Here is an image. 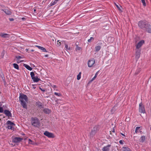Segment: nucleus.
I'll use <instances>...</instances> for the list:
<instances>
[{
  "instance_id": "1",
  "label": "nucleus",
  "mask_w": 151,
  "mask_h": 151,
  "mask_svg": "<svg viewBox=\"0 0 151 151\" xmlns=\"http://www.w3.org/2000/svg\"><path fill=\"white\" fill-rule=\"evenodd\" d=\"M138 25L140 29L145 32L151 33V25L146 20H141L138 22Z\"/></svg>"
},
{
  "instance_id": "2",
  "label": "nucleus",
  "mask_w": 151,
  "mask_h": 151,
  "mask_svg": "<svg viewBox=\"0 0 151 151\" xmlns=\"http://www.w3.org/2000/svg\"><path fill=\"white\" fill-rule=\"evenodd\" d=\"M19 100L22 107L26 109H27V106L26 102H27L28 100L27 96L23 93H20L19 94Z\"/></svg>"
},
{
  "instance_id": "3",
  "label": "nucleus",
  "mask_w": 151,
  "mask_h": 151,
  "mask_svg": "<svg viewBox=\"0 0 151 151\" xmlns=\"http://www.w3.org/2000/svg\"><path fill=\"white\" fill-rule=\"evenodd\" d=\"M32 125L36 127H39L40 125L39 120L37 117H32L31 119Z\"/></svg>"
},
{
  "instance_id": "4",
  "label": "nucleus",
  "mask_w": 151,
  "mask_h": 151,
  "mask_svg": "<svg viewBox=\"0 0 151 151\" xmlns=\"http://www.w3.org/2000/svg\"><path fill=\"white\" fill-rule=\"evenodd\" d=\"M6 124H7L8 126L6 128L12 130L14 129L13 126L15 125V124L11 122L10 121L8 120L6 122Z\"/></svg>"
},
{
  "instance_id": "5",
  "label": "nucleus",
  "mask_w": 151,
  "mask_h": 151,
  "mask_svg": "<svg viewBox=\"0 0 151 151\" xmlns=\"http://www.w3.org/2000/svg\"><path fill=\"white\" fill-rule=\"evenodd\" d=\"M139 112L141 113H145V110L144 106L142 102L139 104Z\"/></svg>"
},
{
  "instance_id": "6",
  "label": "nucleus",
  "mask_w": 151,
  "mask_h": 151,
  "mask_svg": "<svg viewBox=\"0 0 151 151\" xmlns=\"http://www.w3.org/2000/svg\"><path fill=\"white\" fill-rule=\"evenodd\" d=\"M44 135L49 138H53L55 136L53 133L47 131H45L44 133Z\"/></svg>"
},
{
  "instance_id": "7",
  "label": "nucleus",
  "mask_w": 151,
  "mask_h": 151,
  "mask_svg": "<svg viewBox=\"0 0 151 151\" xmlns=\"http://www.w3.org/2000/svg\"><path fill=\"white\" fill-rule=\"evenodd\" d=\"M23 139L22 138L18 137H15L12 139V141L15 143H19Z\"/></svg>"
},
{
  "instance_id": "8",
  "label": "nucleus",
  "mask_w": 151,
  "mask_h": 151,
  "mask_svg": "<svg viewBox=\"0 0 151 151\" xmlns=\"http://www.w3.org/2000/svg\"><path fill=\"white\" fill-rule=\"evenodd\" d=\"M135 58L138 60L140 57L141 50L139 49H136Z\"/></svg>"
},
{
  "instance_id": "9",
  "label": "nucleus",
  "mask_w": 151,
  "mask_h": 151,
  "mask_svg": "<svg viewBox=\"0 0 151 151\" xmlns=\"http://www.w3.org/2000/svg\"><path fill=\"white\" fill-rule=\"evenodd\" d=\"M95 63V60L94 59L89 60L88 63V66L89 67H91L93 66Z\"/></svg>"
},
{
  "instance_id": "10",
  "label": "nucleus",
  "mask_w": 151,
  "mask_h": 151,
  "mask_svg": "<svg viewBox=\"0 0 151 151\" xmlns=\"http://www.w3.org/2000/svg\"><path fill=\"white\" fill-rule=\"evenodd\" d=\"M4 113L6 116L8 117H12V114L9 111L7 110H5L4 111Z\"/></svg>"
},
{
  "instance_id": "11",
  "label": "nucleus",
  "mask_w": 151,
  "mask_h": 151,
  "mask_svg": "<svg viewBox=\"0 0 151 151\" xmlns=\"http://www.w3.org/2000/svg\"><path fill=\"white\" fill-rule=\"evenodd\" d=\"M144 43V41L143 40L139 41L136 46V49H139V48Z\"/></svg>"
},
{
  "instance_id": "12",
  "label": "nucleus",
  "mask_w": 151,
  "mask_h": 151,
  "mask_svg": "<svg viewBox=\"0 0 151 151\" xmlns=\"http://www.w3.org/2000/svg\"><path fill=\"white\" fill-rule=\"evenodd\" d=\"M1 10L4 11L6 14L8 15H10L12 14V12L10 10L7 9H1Z\"/></svg>"
},
{
  "instance_id": "13",
  "label": "nucleus",
  "mask_w": 151,
  "mask_h": 151,
  "mask_svg": "<svg viewBox=\"0 0 151 151\" xmlns=\"http://www.w3.org/2000/svg\"><path fill=\"white\" fill-rule=\"evenodd\" d=\"M0 36L3 38H7L10 37L9 34L6 33H0Z\"/></svg>"
},
{
  "instance_id": "14",
  "label": "nucleus",
  "mask_w": 151,
  "mask_h": 151,
  "mask_svg": "<svg viewBox=\"0 0 151 151\" xmlns=\"http://www.w3.org/2000/svg\"><path fill=\"white\" fill-rule=\"evenodd\" d=\"M111 146L110 145H108L102 148L103 151H109V148Z\"/></svg>"
},
{
  "instance_id": "15",
  "label": "nucleus",
  "mask_w": 151,
  "mask_h": 151,
  "mask_svg": "<svg viewBox=\"0 0 151 151\" xmlns=\"http://www.w3.org/2000/svg\"><path fill=\"white\" fill-rule=\"evenodd\" d=\"M36 105L40 109L43 108V105L41 103L40 101H37L36 103Z\"/></svg>"
},
{
  "instance_id": "16",
  "label": "nucleus",
  "mask_w": 151,
  "mask_h": 151,
  "mask_svg": "<svg viewBox=\"0 0 151 151\" xmlns=\"http://www.w3.org/2000/svg\"><path fill=\"white\" fill-rule=\"evenodd\" d=\"M23 66L26 68L27 69L29 70H32V68L29 65L26 64H24Z\"/></svg>"
},
{
  "instance_id": "17",
  "label": "nucleus",
  "mask_w": 151,
  "mask_h": 151,
  "mask_svg": "<svg viewBox=\"0 0 151 151\" xmlns=\"http://www.w3.org/2000/svg\"><path fill=\"white\" fill-rule=\"evenodd\" d=\"M96 132H94L92 130H91V132L90 133L89 136L90 138H92L94 137L96 134Z\"/></svg>"
},
{
  "instance_id": "18",
  "label": "nucleus",
  "mask_w": 151,
  "mask_h": 151,
  "mask_svg": "<svg viewBox=\"0 0 151 151\" xmlns=\"http://www.w3.org/2000/svg\"><path fill=\"white\" fill-rule=\"evenodd\" d=\"M44 113L46 114H49L51 112V110L47 108H45L43 109Z\"/></svg>"
},
{
  "instance_id": "19",
  "label": "nucleus",
  "mask_w": 151,
  "mask_h": 151,
  "mask_svg": "<svg viewBox=\"0 0 151 151\" xmlns=\"http://www.w3.org/2000/svg\"><path fill=\"white\" fill-rule=\"evenodd\" d=\"M123 151H131V149L127 146H124L122 147Z\"/></svg>"
},
{
  "instance_id": "20",
  "label": "nucleus",
  "mask_w": 151,
  "mask_h": 151,
  "mask_svg": "<svg viewBox=\"0 0 151 151\" xmlns=\"http://www.w3.org/2000/svg\"><path fill=\"white\" fill-rule=\"evenodd\" d=\"M32 79L33 80L34 82H38L40 80V79L37 76L34 77Z\"/></svg>"
},
{
  "instance_id": "21",
  "label": "nucleus",
  "mask_w": 151,
  "mask_h": 151,
  "mask_svg": "<svg viewBox=\"0 0 151 151\" xmlns=\"http://www.w3.org/2000/svg\"><path fill=\"white\" fill-rule=\"evenodd\" d=\"M101 48V46H97L95 47V51L96 52H98L100 50Z\"/></svg>"
},
{
  "instance_id": "22",
  "label": "nucleus",
  "mask_w": 151,
  "mask_h": 151,
  "mask_svg": "<svg viewBox=\"0 0 151 151\" xmlns=\"http://www.w3.org/2000/svg\"><path fill=\"white\" fill-rule=\"evenodd\" d=\"M145 136H142L140 138V141L142 142H143L145 141Z\"/></svg>"
},
{
  "instance_id": "23",
  "label": "nucleus",
  "mask_w": 151,
  "mask_h": 151,
  "mask_svg": "<svg viewBox=\"0 0 151 151\" xmlns=\"http://www.w3.org/2000/svg\"><path fill=\"white\" fill-rule=\"evenodd\" d=\"M98 127H99L98 126H96L93 127L92 130L94 132H96L98 130Z\"/></svg>"
},
{
  "instance_id": "24",
  "label": "nucleus",
  "mask_w": 151,
  "mask_h": 151,
  "mask_svg": "<svg viewBox=\"0 0 151 151\" xmlns=\"http://www.w3.org/2000/svg\"><path fill=\"white\" fill-rule=\"evenodd\" d=\"M14 68L17 69L19 70V67L18 65L16 63H13V64Z\"/></svg>"
},
{
  "instance_id": "25",
  "label": "nucleus",
  "mask_w": 151,
  "mask_h": 151,
  "mask_svg": "<svg viewBox=\"0 0 151 151\" xmlns=\"http://www.w3.org/2000/svg\"><path fill=\"white\" fill-rule=\"evenodd\" d=\"M140 71H141V69L140 68H138L137 70L135 73V75H137L139 73Z\"/></svg>"
},
{
  "instance_id": "26",
  "label": "nucleus",
  "mask_w": 151,
  "mask_h": 151,
  "mask_svg": "<svg viewBox=\"0 0 151 151\" xmlns=\"http://www.w3.org/2000/svg\"><path fill=\"white\" fill-rule=\"evenodd\" d=\"M57 3V1H52L50 4V6H52L55 4H56Z\"/></svg>"
},
{
  "instance_id": "27",
  "label": "nucleus",
  "mask_w": 151,
  "mask_h": 151,
  "mask_svg": "<svg viewBox=\"0 0 151 151\" xmlns=\"http://www.w3.org/2000/svg\"><path fill=\"white\" fill-rule=\"evenodd\" d=\"M30 75L31 76V77L32 79L34 77H35V76L34 73L33 72H30Z\"/></svg>"
},
{
  "instance_id": "28",
  "label": "nucleus",
  "mask_w": 151,
  "mask_h": 151,
  "mask_svg": "<svg viewBox=\"0 0 151 151\" xmlns=\"http://www.w3.org/2000/svg\"><path fill=\"white\" fill-rule=\"evenodd\" d=\"M98 72H97L96 73L94 76L91 80V81H93L96 78L97 75L98 74Z\"/></svg>"
},
{
  "instance_id": "29",
  "label": "nucleus",
  "mask_w": 151,
  "mask_h": 151,
  "mask_svg": "<svg viewBox=\"0 0 151 151\" xmlns=\"http://www.w3.org/2000/svg\"><path fill=\"white\" fill-rule=\"evenodd\" d=\"M81 72H80L77 76V79L79 80L81 78Z\"/></svg>"
},
{
  "instance_id": "30",
  "label": "nucleus",
  "mask_w": 151,
  "mask_h": 151,
  "mask_svg": "<svg viewBox=\"0 0 151 151\" xmlns=\"http://www.w3.org/2000/svg\"><path fill=\"white\" fill-rule=\"evenodd\" d=\"M65 49L66 50H70V48L68 47V45L67 44H65Z\"/></svg>"
},
{
  "instance_id": "31",
  "label": "nucleus",
  "mask_w": 151,
  "mask_h": 151,
  "mask_svg": "<svg viewBox=\"0 0 151 151\" xmlns=\"http://www.w3.org/2000/svg\"><path fill=\"white\" fill-rule=\"evenodd\" d=\"M40 49L42 50L43 52H47V51L46 50V49L43 47H41Z\"/></svg>"
},
{
  "instance_id": "32",
  "label": "nucleus",
  "mask_w": 151,
  "mask_h": 151,
  "mask_svg": "<svg viewBox=\"0 0 151 151\" xmlns=\"http://www.w3.org/2000/svg\"><path fill=\"white\" fill-rule=\"evenodd\" d=\"M140 128V127H136V129L135 130V132L136 133H137L138 132V130Z\"/></svg>"
},
{
  "instance_id": "33",
  "label": "nucleus",
  "mask_w": 151,
  "mask_h": 151,
  "mask_svg": "<svg viewBox=\"0 0 151 151\" xmlns=\"http://www.w3.org/2000/svg\"><path fill=\"white\" fill-rule=\"evenodd\" d=\"M142 3L143 4V5L144 6H145L146 5L145 2V0H141Z\"/></svg>"
},
{
  "instance_id": "34",
  "label": "nucleus",
  "mask_w": 151,
  "mask_h": 151,
  "mask_svg": "<svg viewBox=\"0 0 151 151\" xmlns=\"http://www.w3.org/2000/svg\"><path fill=\"white\" fill-rule=\"evenodd\" d=\"M54 94L55 95L57 96H61V94L60 93H57V92H55L54 93Z\"/></svg>"
},
{
  "instance_id": "35",
  "label": "nucleus",
  "mask_w": 151,
  "mask_h": 151,
  "mask_svg": "<svg viewBox=\"0 0 151 151\" xmlns=\"http://www.w3.org/2000/svg\"><path fill=\"white\" fill-rule=\"evenodd\" d=\"M81 48L80 47H78V45L76 46V50H81Z\"/></svg>"
},
{
  "instance_id": "36",
  "label": "nucleus",
  "mask_w": 151,
  "mask_h": 151,
  "mask_svg": "<svg viewBox=\"0 0 151 151\" xmlns=\"http://www.w3.org/2000/svg\"><path fill=\"white\" fill-rule=\"evenodd\" d=\"M28 141L29 144H31L32 145H33L34 144V143H33V142L30 139H29Z\"/></svg>"
},
{
  "instance_id": "37",
  "label": "nucleus",
  "mask_w": 151,
  "mask_h": 151,
  "mask_svg": "<svg viewBox=\"0 0 151 151\" xmlns=\"http://www.w3.org/2000/svg\"><path fill=\"white\" fill-rule=\"evenodd\" d=\"M4 109L2 107H0V113L4 112Z\"/></svg>"
},
{
  "instance_id": "38",
  "label": "nucleus",
  "mask_w": 151,
  "mask_h": 151,
  "mask_svg": "<svg viewBox=\"0 0 151 151\" xmlns=\"http://www.w3.org/2000/svg\"><path fill=\"white\" fill-rule=\"evenodd\" d=\"M94 38L93 37H91L90 39H88V41L89 42H90L91 41V40H93Z\"/></svg>"
},
{
  "instance_id": "39",
  "label": "nucleus",
  "mask_w": 151,
  "mask_h": 151,
  "mask_svg": "<svg viewBox=\"0 0 151 151\" xmlns=\"http://www.w3.org/2000/svg\"><path fill=\"white\" fill-rule=\"evenodd\" d=\"M116 7L119 9V10L121 11V12H122V10H121V9H120V8L119 7V6L118 5L116 4Z\"/></svg>"
},
{
  "instance_id": "40",
  "label": "nucleus",
  "mask_w": 151,
  "mask_h": 151,
  "mask_svg": "<svg viewBox=\"0 0 151 151\" xmlns=\"http://www.w3.org/2000/svg\"><path fill=\"white\" fill-rule=\"evenodd\" d=\"M124 140H120L119 141V143H120V144H122V145H123V144H124Z\"/></svg>"
},
{
  "instance_id": "41",
  "label": "nucleus",
  "mask_w": 151,
  "mask_h": 151,
  "mask_svg": "<svg viewBox=\"0 0 151 151\" xmlns=\"http://www.w3.org/2000/svg\"><path fill=\"white\" fill-rule=\"evenodd\" d=\"M16 58L17 59H19L22 58V57L20 56H16Z\"/></svg>"
},
{
  "instance_id": "42",
  "label": "nucleus",
  "mask_w": 151,
  "mask_h": 151,
  "mask_svg": "<svg viewBox=\"0 0 151 151\" xmlns=\"http://www.w3.org/2000/svg\"><path fill=\"white\" fill-rule=\"evenodd\" d=\"M9 20L11 21H12L14 20V19L12 18H10L9 19Z\"/></svg>"
},
{
  "instance_id": "43",
  "label": "nucleus",
  "mask_w": 151,
  "mask_h": 151,
  "mask_svg": "<svg viewBox=\"0 0 151 151\" xmlns=\"http://www.w3.org/2000/svg\"><path fill=\"white\" fill-rule=\"evenodd\" d=\"M59 40H58V42H59V43H58V44L59 45H61V43H60V42H59Z\"/></svg>"
},
{
  "instance_id": "44",
  "label": "nucleus",
  "mask_w": 151,
  "mask_h": 151,
  "mask_svg": "<svg viewBox=\"0 0 151 151\" xmlns=\"http://www.w3.org/2000/svg\"><path fill=\"white\" fill-rule=\"evenodd\" d=\"M36 46L39 49H40L41 47V46H38V45H36Z\"/></svg>"
},
{
  "instance_id": "45",
  "label": "nucleus",
  "mask_w": 151,
  "mask_h": 151,
  "mask_svg": "<svg viewBox=\"0 0 151 151\" xmlns=\"http://www.w3.org/2000/svg\"><path fill=\"white\" fill-rule=\"evenodd\" d=\"M26 19L24 17H22V19L23 21H24V20H26Z\"/></svg>"
},
{
  "instance_id": "46",
  "label": "nucleus",
  "mask_w": 151,
  "mask_h": 151,
  "mask_svg": "<svg viewBox=\"0 0 151 151\" xmlns=\"http://www.w3.org/2000/svg\"><path fill=\"white\" fill-rule=\"evenodd\" d=\"M52 87L53 88H56V86L55 85H53L52 86Z\"/></svg>"
},
{
  "instance_id": "47",
  "label": "nucleus",
  "mask_w": 151,
  "mask_h": 151,
  "mask_svg": "<svg viewBox=\"0 0 151 151\" xmlns=\"http://www.w3.org/2000/svg\"><path fill=\"white\" fill-rule=\"evenodd\" d=\"M40 89L42 91L44 92L45 91V90L44 89H42L41 88H40Z\"/></svg>"
},
{
  "instance_id": "48",
  "label": "nucleus",
  "mask_w": 151,
  "mask_h": 151,
  "mask_svg": "<svg viewBox=\"0 0 151 151\" xmlns=\"http://www.w3.org/2000/svg\"><path fill=\"white\" fill-rule=\"evenodd\" d=\"M48 55H44V57H48Z\"/></svg>"
},
{
  "instance_id": "49",
  "label": "nucleus",
  "mask_w": 151,
  "mask_h": 151,
  "mask_svg": "<svg viewBox=\"0 0 151 151\" xmlns=\"http://www.w3.org/2000/svg\"><path fill=\"white\" fill-rule=\"evenodd\" d=\"M121 134L123 136H125V135L123 133H121Z\"/></svg>"
},
{
  "instance_id": "50",
  "label": "nucleus",
  "mask_w": 151,
  "mask_h": 151,
  "mask_svg": "<svg viewBox=\"0 0 151 151\" xmlns=\"http://www.w3.org/2000/svg\"><path fill=\"white\" fill-rule=\"evenodd\" d=\"M22 62V60L21 61H20V62H19V61H17V63H19V62Z\"/></svg>"
},
{
  "instance_id": "51",
  "label": "nucleus",
  "mask_w": 151,
  "mask_h": 151,
  "mask_svg": "<svg viewBox=\"0 0 151 151\" xmlns=\"http://www.w3.org/2000/svg\"><path fill=\"white\" fill-rule=\"evenodd\" d=\"M112 132H114V129L112 131Z\"/></svg>"
},
{
  "instance_id": "52",
  "label": "nucleus",
  "mask_w": 151,
  "mask_h": 151,
  "mask_svg": "<svg viewBox=\"0 0 151 151\" xmlns=\"http://www.w3.org/2000/svg\"><path fill=\"white\" fill-rule=\"evenodd\" d=\"M110 38L111 39V37H109V38H108V39H110Z\"/></svg>"
},
{
  "instance_id": "53",
  "label": "nucleus",
  "mask_w": 151,
  "mask_h": 151,
  "mask_svg": "<svg viewBox=\"0 0 151 151\" xmlns=\"http://www.w3.org/2000/svg\"><path fill=\"white\" fill-rule=\"evenodd\" d=\"M102 44V43H101L100 44V45H101Z\"/></svg>"
},
{
  "instance_id": "54",
  "label": "nucleus",
  "mask_w": 151,
  "mask_h": 151,
  "mask_svg": "<svg viewBox=\"0 0 151 151\" xmlns=\"http://www.w3.org/2000/svg\"><path fill=\"white\" fill-rule=\"evenodd\" d=\"M32 51H33V50H32Z\"/></svg>"
},
{
  "instance_id": "55",
  "label": "nucleus",
  "mask_w": 151,
  "mask_h": 151,
  "mask_svg": "<svg viewBox=\"0 0 151 151\" xmlns=\"http://www.w3.org/2000/svg\"><path fill=\"white\" fill-rule=\"evenodd\" d=\"M34 11H35V9L34 10Z\"/></svg>"
}]
</instances>
